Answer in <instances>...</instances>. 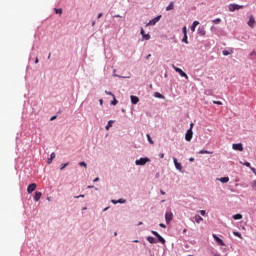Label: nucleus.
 Masks as SVG:
<instances>
[{"mask_svg": "<svg viewBox=\"0 0 256 256\" xmlns=\"http://www.w3.org/2000/svg\"><path fill=\"white\" fill-rule=\"evenodd\" d=\"M197 25H199V21L195 20L190 27V30L192 31V33H195V29H197Z\"/></svg>", "mask_w": 256, "mask_h": 256, "instance_id": "obj_18", "label": "nucleus"}, {"mask_svg": "<svg viewBox=\"0 0 256 256\" xmlns=\"http://www.w3.org/2000/svg\"><path fill=\"white\" fill-rule=\"evenodd\" d=\"M55 157H56V155H55V152H52L51 154H50V159H55Z\"/></svg>", "mask_w": 256, "mask_h": 256, "instance_id": "obj_39", "label": "nucleus"}, {"mask_svg": "<svg viewBox=\"0 0 256 256\" xmlns=\"http://www.w3.org/2000/svg\"><path fill=\"white\" fill-rule=\"evenodd\" d=\"M54 119H57V116H52V117L50 118V121H54Z\"/></svg>", "mask_w": 256, "mask_h": 256, "instance_id": "obj_51", "label": "nucleus"}, {"mask_svg": "<svg viewBox=\"0 0 256 256\" xmlns=\"http://www.w3.org/2000/svg\"><path fill=\"white\" fill-rule=\"evenodd\" d=\"M99 103H100L101 106H103V99H100Z\"/></svg>", "mask_w": 256, "mask_h": 256, "instance_id": "obj_55", "label": "nucleus"}, {"mask_svg": "<svg viewBox=\"0 0 256 256\" xmlns=\"http://www.w3.org/2000/svg\"><path fill=\"white\" fill-rule=\"evenodd\" d=\"M250 169H251V171H252L253 173H256V169H255L254 167H251V166H250Z\"/></svg>", "mask_w": 256, "mask_h": 256, "instance_id": "obj_48", "label": "nucleus"}, {"mask_svg": "<svg viewBox=\"0 0 256 256\" xmlns=\"http://www.w3.org/2000/svg\"><path fill=\"white\" fill-rule=\"evenodd\" d=\"M147 163H151V159L144 157V158H140L138 160L135 161V165H147Z\"/></svg>", "mask_w": 256, "mask_h": 256, "instance_id": "obj_2", "label": "nucleus"}, {"mask_svg": "<svg viewBox=\"0 0 256 256\" xmlns=\"http://www.w3.org/2000/svg\"><path fill=\"white\" fill-rule=\"evenodd\" d=\"M117 203H121V204L127 203V200H125L123 198H120V199L117 200Z\"/></svg>", "mask_w": 256, "mask_h": 256, "instance_id": "obj_33", "label": "nucleus"}, {"mask_svg": "<svg viewBox=\"0 0 256 256\" xmlns=\"http://www.w3.org/2000/svg\"><path fill=\"white\" fill-rule=\"evenodd\" d=\"M43 197V193L36 191L34 195V201H39Z\"/></svg>", "mask_w": 256, "mask_h": 256, "instance_id": "obj_16", "label": "nucleus"}, {"mask_svg": "<svg viewBox=\"0 0 256 256\" xmlns=\"http://www.w3.org/2000/svg\"><path fill=\"white\" fill-rule=\"evenodd\" d=\"M199 213H200V215H202V217H205V215L207 214V211L200 210Z\"/></svg>", "mask_w": 256, "mask_h": 256, "instance_id": "obj_37", "label": "nucleus"}, {"mask_svg": "<svg viewBox=\"0 0 256 256\" xmlns=\"http://www.w3.org/2000/svg\"><path fill=\"white\" fill-rule=\"evenodd\" d=\"M212 237L217 245H219L220 247H225V242L221 238H219L217 234H212Z\"/></svg>", "mask_w": 256, "mask_h": 256, "instance_id": "obj_4", "label": "nucleus"}, {"mask_svg": "<svg viewBox=\"0 0 256 256\" xmlns=\"http://www.w3.org/2000/svg\"><path fill=\"white\" fill-rule=\"evenodd\" d=\"M111 203H113L114 205H117V200H111Z\"/></svg>", "mask_w": 256, "mask_h": 256, "instance_id": "obj_49", "label": "nucleus"}, {"mask_svg": "<svg viewBox=\"0 0 256 256\" xmlns=\"http://www.w3.org/2000/svg\"><path fill=\"white\" fill-rule=\"evenodd\" d=\"M114 77H118L119 79H125V77L119 76V75H117V74H114Z\"/></svg>", "mask_w": 256, "mask_h": 256, "instance_id": "obj_46", "label": "nucleus"}, {"mask_svg": "<svg viewBox=\"0 0 256 256\" xmlns=\"http://www.w3.org/2000/svg\"><path fill=\"white\" fill-rule=\"evenodd\" d=\"M165 221H166L167 225H169V223H171V221H173V213L172 212L165 213Z\"/></svg>", "mask_w": 256, "mask_h": 256, "instance_id": "obj_7", "label": "nucleus"}, {"mask_svg": "<svg viewBox=\"0 0 256 256\" xmlns=\"http://www.w3.org/2000/svg\"><path fill=\"white\" fill-rule=\"evenodd\" d=\"M182 33H183V35H187V26H184L182 28Z\"/></svg>", "mask_w": 256, "mask_h": 256, "instance_id": "obj_34", "label": "nucleus"}, {"mask_svg": "<svg viewBox=\"0 0 256 256\" xmlns=\"http://www.w3.org/2000/svg\"><path fill=\"white\" fill-rule=\"evenodd\" d=\"M154 97H156V99H165V96L159 92H155Z\"/></svg>", "mask_w": 256, "mask_h": 256, "instance_id": "obj_24", "label": "nucleus"}, {"mask_svg": "<svg viewBox=\"0 0 256 256\" xmlns=\"http://www.w3.org/2000/svg\"><path fill=\"white\" fill-rule=\"evenodd\" d=\"M214 256H220L219 254H215Z\"/></svg>", "mask_w": 256, "mask_h": 256, "instance_id": "obj_64", "label": "nucleus"}, {"mask_svg": "<svg viewBox=\"0 0 256 256\" xmlns=\"http://www.w3.org/2000/svg\"><path fill=\"white\" fill-rule=\"evenodd\" d=\"M161 195H165V191L161 190L160 191Z\"/></svg>", "mask_w": 256, "mask_h": 256, "instance_id": "obj_57", "label": "nucleus"}, {"mask_svg": "<svg viewBox=\"0 0 256 256\" xmlns=\"http://www.w3.org/2000/svg\"><path fill=\"white\" fill-rule=\"evenodd\" d=\"M193 126H194V124H193V123H190V129H191V131H193Z\"/></svg>", "mask_w": 256, "mask_h": 256, "instance_id": "obj_54", "label": "nucleus"}, {"mask_svg": "<svg viewBox=\"0 0 256 256\" xmlns=\"http://www.w3.org/2000/svg\"><path fill=\"white\" fill-rule=\"evenodd\" d=\"M67 165H69V163L61 164L60 171H63Z\"/></svg>", "mask_w": 256, "mask_h": 256, "instance_id": "obj_36", "label": "nucleus"}, {"mask_svg": "<svg viewBox=\"0 0 256 256\" xmlns=\"http://www.w3.org/2000/svg\"><path fill=\"white\" fill-rule=\"evenodd\" d=\"M182 43H185L186 45H189V37L187 36V34L183 36Z\"/></svg>", "mask_w": 256, "mask_h": 256, "instance_id": "obj_26", "label": "nucleus"}, {"mask_svg": "<svg viewBox=\"0 0 256 256\" xmlns=\"http://www.w3.org/2000/svg\"><path fill=\"white\" fill-rule=\"evenodd\" d=\"M218 181H220V183H229V177L219 178Z\"/></svg>", "mask_w": 256, "mask_h": 256, "instance_id": "obj_25", "label": "nucleus"}, {"mask_svg": "<svg viewBox=\"0 0 256 256\" xmlns=\"http://www.w3.org/2000/svg\"><path fill=\"white\" fill-rule=\"evenodd\" d=\"M211 153H213V152H210V151H207V150H200L199 151V155H211Z\"/></svg>", "mask_w": 256, "mask_h": 256, "instance_id": "obj_27", "label": "nucleus"}, {"mask_svg": "<svg viewBox=\"0 0 256 256\" xmlns=\"http://www.w3.org/2000/svg\"><path fill=\"white\" fill-rule=\"evenodd\" d=\"M214 105H223V103L221 101H213Z\"/></svg>", "mask_w": 256, "mask_h": 256, "instance_id": "obj_38", "label": "nucleus"}, {"mask_svg": "<svg viewBox=\"0 0 256 256\" xmlns=\"http://www.w3.org/2000/svg\"><path fill=\"white\" fill-rule=\"evenodd\" d=\"M191 139H193V130H191V128H189L185 134V140L191 141Z\"/></svg>", "mask_w": 256, "mask_h": 256, "instance_id": "obj_9", "label": "nucleus"}, {"mask_svg": "<svg viewBox=\"0 0 256 256\" xmlns=\"http://www.w3.org/2000/svg\"><path fill=\"white\" fill-rule=\"evenodd\" d=\"M112 105H117V100L111 102Z\"/></svg>", "mask_w": 256, "mask_h": 256, "instance_id": "obj_52", "label": "nucleus"}, {"mask_svg": "<svg viewBox=\"0 0 256 256\" xmlns=\"http://www.w3.org/2000/svg\"><path fill=\"white\" fill-rule=\"evenodd\" d=\"M133 242H134V243H139V240H134Z\"/></svg>", "mask_w": 256, "mask_h": 256, "instance_id": "obj_63", "label": "nucleus"}, {"mask_svg": "<svg viewBox=\"0 0 256 256\" xmlns=\"http://www.w3.org/2000/svg\"><path fill=\"white\" fill-rule=\"evenodd\" d=\"M80 167H85L87 169V163L85 162H79Z\"/></svg>", "mask_w": 256, "mask_h": 256, "instance_id": "obj_35", "label": "nucleus"}, {"mask_svg": "<svg viewBox=\"0 0 256 256\" xmlns=\"http://www.w3.org/2000/svg\"><path fill=\"white\" fill-rule=\"evenodd\" d=\"M189 161H190V163H193V161H195V158L191 157V158H189Z\"/></svg>", "mask_w": 256, "mask_h": 256, "instance_id": "obj_50", "label": "nucleus"}, {"mask_svg": "<svg viewBox=\"0 0 256 256\" xmlns=\"http://www.w3.org/2000/svg\"><path fill=\"white\" fill-rule=\"evenodd\" d=\"M146 137H147V140H148V142L150 143V145H153V144L155 143V142L153 141V139L151 138V135H150V134H147Z\"/></svg>", "mask_w": 256, "mask_h": 256, "instance_id": "obj_29", "label": "nucleus"}, {"mask_svg": "<svg viewBox=\"0 0 256 256\" xmlns=\"http://www.w3.org/2000/svg\"><path fill=\"white\" fill-rule=\"evenodd\" d=\"M232 149L234 151H243V143L232 144Z\"/></svg>", "mask_w": 256, "mask_h": 256, "instance_id": "obj_10", "label": "nucleus"}, {"mask_svg": "<svg viewBox=\"0 0 256 256\" xmlns=\"http://www.w3.org/2000/svg\"><path fill=\"white\" fill-rule=\"evenodd\" d=\"M206 34H207V31H205V27L204 26H200L198 28V35H200V37H205Z\"/></svg>", "mask_w": 256, "mask_h": 256, "instance_id": "obj_14", "label": "nucleus"}, {"mask_svg": "<svg viewBox=\"0 0 256 256\" xmlns=\"http://www.w3.org/2000/svg\"><path fill=\"white\" fill-rule=\"evenodd\" d=\"M175 8V3L170 2V4L166 7V11H173Z\"/></svg>", "mask_w": 256, "mask_h": 256, "instance_id": "obj_22", "label": "nucleus"}, {"mask_svg": "<svg viewBox=\"0 0 256 256\" xmlns=\"http://www.w3.org/2000/svg\"><path fill=\"white\" fill-rule=\"evenodd\" d=\"M54 11H55V13L58 14V15H62V14H63V9H61V8H58V9L55 8Z\"/></svg>", "mask_w": 256, "mask_h": 256, "instance_id": "obj_30", "label": "nucleus"}, {"mask_svg": "<svg viewBox=\"0 0 256 256\" xmlns=\"http://www.w3.org/2000/svg\"><path fill=\"white\" fill-rule=\"evenodd\" d=\"M233 235H235V237H238L239 239H243L241 232L233 231Z\"/></svg>", "mask_w": 256, "mask_h": 256, "instance_id": "obj_28", "label": "nucleus"}, {"mask_svg": "<svg viewBox=\"0 0 256 256\" xmlns=\"http://www.w3.org/2000/svg\"><path fill=\"white\" fill-rule=\"evenodd\" d=\"M212 23H214V25H219V23H221V18H216L212 20Z\"/></svg>", "mask_w": 256, "mask_h": 256, "instance_id": "obj_31", "label": "nucleus"}, {"mask_svg": "<svg viewBox=\"0 0 256 256\" xmlns=\"http://www.w3.org/2000/svg\"><path fill=\"white\" fill-rule=\"evenodd\" d=\"M114 17H116V18H121V15L117 14V15H115Z\"/></svg>", "mask_w": 256, "mask_h": 256, "instance_id": "obj_58", "label": "nucleus"}, {"mask_svg": "<svg viewBox=\"0 0 256 256\" xmlns=\"http://www.w3.org/2000/svg\"><path fill=\"white\" fill-rule=\"evenodd\" d=\"M243 5H239V4H229L228 5V9L230 11V13H233L234 11H239V9H243Z\"/></svg>", "mask_w": 256, "mask_h": 256, "instance_id": "obj_1", "label": "nucleus"}, {"mask_svg": "<svg viewBox=\"0 0 256 256\" xmlns=\"http://www.w3.org/2000/svg\"><path fill=\"white\" fill-rule=\"evenodd\" d=\"M159 157H160V159H163L165 157V154L164 153H160Z\"/></svg>", "mask_w": 256, "mask_h": 256, "instance_id": "obj_47", "label": "nucleus"}, {"mask_svg": "<svg viewBox=\"0 0 256 256\" xmlns=\"http://www.w3.org/2000/svg\"><path fill=\"white\" fill-rule=\"evenodd\" d=\"M241 165H244L245 167H248L249 169L251 168V163L250 162H240Z\"/></svg>", "mask_w": 256, "mask_h": 256, "instance_id": "obj_32", "label": "nucleus"}, {"mask_svg": "<svg viewBox=\"0 0 256 256\" xmlns=\"http://www.w3.org/2000/svg\"><path fill=\"white\" fill-rule=\"evenodd\" d=\"M48 59H51V53H49V55H48Z\"/></svg>", "mask_w": 256, "mask_h": 256, "instance_id": "obj_62", "label": "nucleus"}, {"mask_svg": "<svg viewBox=\"0 0 256 256\" xmlns=\"http://www.w3.org/2000/svg\"><path fill=\"white\" fill-rule=\"evenodd\" d=\"M247 25H248V27H251L253 29V27H255V17L250 16Z\"/></svg>", "mask_w": 256, "mask_h": 256, "instance_id": "obj_15", "label": "nucleus"}, {"mask_svg": "<svg viewBox=\"0 0 256 256\" xmlns=\"http://www.w3.org/2000/svg\"><path fill=\"white\" fill-rule=\"evenodd\" d=\"M173 163L177 171H183V165L175 157H173Z\"/></svg>", "mask_w": 256, "mask_h": 256, "instance_id": "obj_8", "label": "nucleus"}, {"mask_svg": "<svg viewBox=\"0 0 256 256\" xmlns=\"http://www.w3.org/2000/svg\"><path fill=\"white\" fill-rule=\"evenodd\" d=\"M215 29V26H211L210 30L213 31Z\"/></svg>", "mask_w": 256, "mask_h": 256, "instance_id": "obj_60", "label": "nucleus"}, {"mask_svg": "<svg viewBox=\"0 0 256 256\" xmlns=\"http://www.w3.org/2000/svg\"><path fill=\"white\" fill-rule=\"evenodd\" d=\"M130 99H131V103H132L133 105H137V103H139V97H137V96L131 95V96H130Z\"/></svg>", "mask_w": 256, "mask_h": 256, "instance_id": "obj_17", "label": "nucleus"}, {"mask_svg": "<svg viewBox=\"0 0 256 256\" xmlns=\"http://www.w3.org/2000/svg\"><path fill=\"white\" fill-rule=\"evenodd\" d=\"M35 63L36 64L39 63V58L38 57L35 58Z\"/></svg>", "mask_w": 256, "mask_h": 256, "instance_id": "obj_56", "label": "nucleus"}, {"mask_svg": "<svg viewBox=\"0 0 256 256\" xmlns=\"http://www.w3.org/2000/svg\"><path fill=\"white\" fill-rule=\"evenodd\" d=\"M140 34L142 35V39L144 41H149V39H151V35L145 34V30L143 28H141Z\"/></svg>", "mask_w": 256, "mask_h": 256, "instance_id": "obj_13", "label": "nucleus"}, {"mask_svg": "<svg viewBox=\"0 0 256 256\" xmlns=\"http://www.w3.org/2000/svg\"><path fill=\"white\" fill-rule=\"evenodd\" d=\"M159 21H161V15L156 16L155 18L151 19L147 25L153 26V25H157V23H159Z\"/></svg>", "mask_w": 256, "mask_h": 256, "instance_id": "obj_6", "label": "nucleus"}, {"mask_svg": "<svg viewBox=\"0 0 256 256\" xmlns=\"http://www.w3.org/2000/svg\"><path fill=\"white\" fill-rule=\"evenodd\" d=\"M113 123H115L114 120L108 121L107 125L105 126L106 131H109V129H111V127H113Z\"/></svg>", "mask_w": 256, "mask_h": 256, "instance_id": "obj_21", "label": "nucleus"}, {"mask_svg": "<svg viewBox=\"0 0 256 256\" xmlns=\"http://www.w3.org/2000/svg\"><path fill=\"white\" fill-rule=\"evenodd\" d=\"M159 227H162V229H167V226L165 224H163V223H160Z\"/></svg>", "mask_w": 256, "mask_h": 256, "instance_id": "obj_40", "label": "nucleus"}, {"mask_svg": "<svg viewBox=\"0 0 256 256\" xmlns=\"http://www.w3.org/2000/svg\"><path fill=\"white\" fill-rule=\"evenodd\" d=\"M146 240L148 241V243H151V245H153V244H156V243H161L160 241H159V238H155V237H153V236H148L147 238H146Z\"/></svg>", "mask_w": 256, "mask_h": 256, "instance_id": "obj_11", "label": "nucleus"}, {"mask_svg": "<svg viewBox=\"0 0 256 256\" xmlns=\"http://www.w3.org/2000/svg\"><path fill=\"white\" fill-rule=\"evenodd\" d=\"M232 218L235 220V221H239L241 219H243V215L241 214H235L232 216Z\"/></svg>", "mask_w": 256, "mask_h": 256, "instance_id": "obj_23", "label": "nucleus"}, {"mask_svg": "<svg viewBox=\"0 0 256 256\" xmlns=\"http://www.w3.org/2000/svg\"><path fill=\"white\" fill-rule=\"evenodd\" d=\"M255 55H256V51L253 50V51L250 53V57H253V56H255Z\"/></svg>", "mask_w": 256, "mask_h": 256, "instance_id": "obj_43", "label": "nucleus"}, {"mask_svg": "<svg viewBox=\"0 0 256 256\" xmlns=\"http://www.w3.org/2000/svg\"><path fill=\"white\" fill-rule=\"evenodd\" d=\"M232 53H233V48H230L229 50L222 51V55H224V57H227V55H232Z\"/></svg>", "mask_w": 256, "mask_h": 256, "instance_id": "obj_19", "label": "nucleus"}, {"mask_svg": "<svg viewBox=\"0 0 256 256\" xmlns=\"http://www.w3.org/2000/svg\"><path fill=\"white\" fill-rule=\"evenodd\" d=\"M151 57V54H148L147 56H146V59H149Z\"/></svg>", "mask_w": 256, "mask_h": 256, "instance_id": "obj_59", "label": "nucleus"}, {"mask_svg": "<svg viewBox=\"0 0 256 256\" xmlns=\"http://www.w3.org/2000/svg\"><path fill=\"white\" fill-rule=\"evenodd\" d=\"M106 95H111L112 97H115V95H113V93L109 92V91H105Z\"/></svg>", "mask_w": 256, "mask_h": 256, "instance_id": "obj_42", "label": "nucleus"}, {"mask_svg": "<svg viewBox=\"0 0 256 256\" xmlns=\"http://www.w3.org/2000/svg\"><path fill=\"white\" fill-rule=\"evenodd\" d=\"M172 68L174 69V71H176V73H178L180 75V77H184L185 79H189V76L187 75V73H185L183 70H181V68H178L175 65H172Z\"/></svg>", "mask_w": 256, "mask_h": 256, "instance_id": "obj_3", "label": "nucleus"}, {"mask_svg": "<svg viewBox=\"0 0 256 256\" xmlns=\"http://www.w3.org/2000/svg\"><path fill=\"white\" fill-rule=\"evenodd\" d=\"M101 17H103V13H102V12H100V13L98 14L97 19H101Z\"/></svg>", "mask_w": 256, "mask_h": 256, "instance_id": "obj_45", "label": "nucleus"}, {"mask_svg": "<svg viewBox=\"0 0 256 256\" xmlns=\"http://www.w3.org/2000/svg\"><path fill=\"white\" fill-rule=\"evenodd\" d=\"M35 189H37V184L35 183L29 184L27 187V193L31 194L33 193V191H35Z\"/></svg>", "mask_w": 256, "mask_h": 256, "instance_id": "obj_12", "label": "nucleus"}, {"mask_svg": "<svg viewBox=\"0 0 256 256\" xmlns=\"http://www.w3.org/2000/svg\"><path fill=\"white\" fill-rule=\"evenodd\" d=\"M92 27H95V21L92 22Z\"/></svg>", "mask_w": 256, "mask_h": 256, "instance_id": "obj_61", "label": "nucleus"}, {"mask_svg": "<svg viewBox=\"0 0 256 256\" xmlns=\"http://www.w3.org/2000/svg\"><path fill=\"white\" fill-rule=\"evenodd\" d=\"M47 163H48V165H51V163H53V159L49 158V159L47 160Z\"/></svg>", "mask_w": 256, "mask_h": 256, "instance_id": "obj_44", "label": "nucleus"}, {"mask_svg": "<svg viewBox=\"0 0 256 256\" xmlns=\"http://www.w3.org/2000/svg\"><path fill=\"white\" fill-rule=\"evenodd\" d=\"M194 221L199 224L201 221H203V217H201L199 214H196L194 216Z\"/></svg>", "mask_w": 256, "mask_h": 256, "instance_id": "obj_20", "label": "nucleus"}, {"mask_svg": "<svg viewBox=\"0 0 256 256\" xmlns=\"http://www.w3.org/2000/svg\"><path fill=\"white\" fill-rule=\"evenodd\" d=\"M83 197H85V195L80 194L79 196H74V199H79V198H83Z\"/></svg>", "mask_w": 256, "mask_h": 256, "instance_id": "obj_41", "label": "nucleus"}, {"mask_svg": "<svg viewBox=\"0 0 256 256\" xmlns=\"http://www.w3.org/2000/svg\"><path fill=\"white\" fill-rule=\"evenodd\" d=\"M97 181H99V177H97V178H95V179L93 180L94 183H97Z\"/></svg>", "mask_w": 256, "mask_h": 256, "instance_id": "obj_53", "label": "nucleus"}, {"mask_svg": "<svg viewBox=\"0 0 256 256\" xmlns=\"http://www.w3.org/2000/svg\"><path fill=\"white\" fill-rule=\"evenodd\" d=\"M152 235H154V237H156L158 239V241L160 243H162L163 245H165V238H163L157 231L152 230L151 231Z\"/></svg>", "mask_w": 256, "mask_h": 256, "instance_id": "obj_5", "label": "nucleus"}]
</instances>
